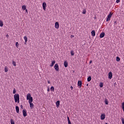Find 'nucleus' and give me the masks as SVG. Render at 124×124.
<instances>
[{
	"instance_id": "nucleus-44",
	"label": "nucleus",
	"mask_w": 124,
	"mask_h": 124,
	"mask_svg": "<svg viewBox=\"0 0 124 124\" xmlns=\"http://www.w3.org/2000/svg\"><path fill=\"white\" fill-rule=\"evenodd\" d=\"M25 11H26V12H28V9H26L25 10Z\"/></svg>"
},
{
	"instance_id": "nucleus-13",
	"label": "nucleus",
	"mask_w": 124,
	"mask_h": 124,
	"mask_svg": "<svg viewBox=\"0 0 124 124\" xmlns=\"http://www.w3.org/2000/svg\"><path fill=\"white\" fill-rule=\"evenodd\" d=\"M24 39L25 40V44H26L27 42H28V37H27V36H25L24 37Z\"/></svg>"
},
{
	"instance_id": "nucleus-25",
	"label": "nucleus",
	"mask_w": 124,
	"mask_h": 124,
	"mask_svg": "<svg viewBox=\"0 0 124 124\" xmlns=\"http://www.w3.org/2000/svg\"><path fill=\"white\" fill-rule=\"evenodd\" d=\"M4 69H5V72H7V71H8V68H7V67H4Z\"/></svg>"
},
{
	"instance_id": "nucleus-43",
	"label": "nucleus",
	"mask_w": 124,
	"mask_h": 124,
	"mask_svg": "<svg viewBox=\"0 0 124 124\" xmlns=\"http://www.w3.org/2000/svg\"><path fill=\"white\" fill-rule=\"evenodd\" d=\"M47 92H50V89H49V88L47 89Z\"/></svg>"
},
{
	"instance_id": "nucleus-16",
	"label": "nucleus",
	"mask_w": 124,
	"mask_h": 124,
	"mask_svg": "<svg viewBox=\"0 0 124 124\" xmlns=\"http://www.w3.org/2000/svg\"><path fill=\"white\" fill-rule=\"evenodd\" d=\"M55 63H56V61H52L51 64L50 65V66H51V67H52V66H54V64H55Z\"/></svg>"
},
{
	"instance_id": "nucleus-30",
	"label": "nucleus",
	"mask_w": 124,
	"mask_h": 124,
	"mask_svg": "<svg viewBox=\"0 0 124 124\" xmlns=\"http://www.w3.org/2000/svg\"><path fill=\"white\" fill-rule=\"evenodd\" d=\"M16 46L17 48H18V46H19V43L18 42H16Z\"/></svg>"
},
{
	"instance_id": "nucleus-40",
	"label": "nucleus",
	"mask_w": 124,
	"mask_h": 124,
	"mask_svg": "<svg viewBox=\"0 0 124 124\" xmlns=\"http://www.w3.org/2000/svg\"><path fill=\"white\" fill-rule=\"evenodd\" d=\"M47 83H48V84H51V82H50V81H48Z\"/></svg>"
},
{
	"instance_id": "nucleus-23",
	"label": "nucleus",
	"mask_w": 124,
	"mask_h": 124,
	"mask_svg": "<svg viewBox=\"0 0 124 124\" xmlns=\"http://www.w3.org/2000/svg\"><path fill=\"white\" fill-rule=\"evenodd\" d=\"M116 61H117V62H120V61H121V59H120V57L117 56L116 57Z\"/></svg>"
},
{
	"instance_id": "nucleus-12",
	"label": "nucleus",
	"mask_w": 124,
	"mask_h": 124,
	"mask_svg": "<svg viewBox=\"0 0 124 124\" xmlns=\"http://www.w3.org/2000/svg\"><path fill=\"white\" fill-rule=\"evenodd\" d=\"M92 36H95V31L94 30H93L91 32Z\"/></svg>"
},
{
	"instance_id": "nucleus-33",
	"label": "nucleus",
	"mask_w": 124,
	"mask_h": 124,
	"mask_svg": "<svg viewBox=\"0 0 124 124\" xmlns=\"http://www.w3.org/2000/svg\"><path fill=\"white\" fill-rule=\"evenodd\" d=\"M16 93V90L15 89V88L14 89V90H13V93L14 94H15V93Z\"/></svg>"
},
{
	"instance_id": "nucleus-7",
	"label": "nucleus",
	"mask_w": 124,
	"mask_h": 124,
	"mask_svg": "<svg viewBox=\"0 0 124 124\" xmlns=\"http://www.w3.org/2000/svg\"><path fill=\"white\" fill-rule=\"evenodd\" d=\"M46 6H47V4H46V2H43V9L44 10H46Z\"/></svg>"
},
{
	"instance_id": "nucleus-39",
	"label": "nucleus",
	"mask_w": 124,
	"mask_h": 124,
	"mask_svg": "<svg viewBox=\"0 0 124 124\" xmlns=\"http://www.w3.org/2000/svg\"><path fill=\"white\" fill-rule=\"evenodd\" d=\"M114 25H117V21L114 22Z\"/></svg>"
},
{
	"instance_id": "nucleus-9",
	"label": "nucleus",
	"mask_w": 124,
	"mask_h": 124,
	"mask_svg": "<svg viewBox=\"0 0 124 124\" xmlns=\"http://www.w3.org/2000/svg\"><path fill=\"white\" fill-rule=\"evenodd\" d=\"M113 76V74H112V72H110L108 73V79H112V77Z\"/></svg>"
},
{
	"instance_id": "nucleus-6",
	"label": "nucleus",
	"mask_w": 124,
	"mask_h": 124,
	"mask_svg": "<svg viewBox=\"0 0 124 124\" xmlns=\"http://www.w3.org/2000/svg\"><path fill=\"white\" fill-rule=\"evenodd\" d=\"M22 113H23V117H27V110L23 109Z\"/></svg>"
},
{
	"instance_id": "nucleus-41",
	"label": "nucleus",
	"mask_w": 124,
	"mask_h": 124,
	"mask_svg": "<svg viewBox=\"0 0 124 124\" xmlns=\"http://www.w3.org/2000/svg\"><path fill=\"white\" fill-rule=\"evenodd\" d=\"M71 38H72L73 37H74V35H72L71 36Z\"/></svg>"
},
{
	"instance_id": "nucleus-42",
	"label": "nucleus",
	"mask_w": 124,
	"mask_h": 124,
	"mask_svg": "<svg viewBox=\"0 0 124 124\" xmlns=\"http://www.w3.org/2000/svg\"><path fill=\"white\" fill-rule=\"evenodd\" d=\"M71 90H73V87L71 86Z\"/></svg>"
},
{
	"instance_id": "nucleus-11",
	"label": "nucleus",
	"mask_w": 124,
	"mask_h": 124,
	"mask_svg": "<svg viewBox=\"0 0 124 124\" xmlns=\"http://www.w3.org/2000/svg\"><path fill=\"white\" fill-rule=\"evenodd\" d=\"M105 33L102 32L100 34V38H103V37L105 36Z\"/></svg>"
},
{
	"instance_id": "nucleus-29",
	"label": "nucleus",
	"mask_w": 124,
	"mask_h": 124,
	"mask_svg": "<svg viewBox=\"0 0 124 124\" xmlns=\"http://www.w3.org/2000/svg\"><path fill=\"white\" fill-rule=\"evenodd\" d=\"M13 64L14 65V66H16V62H15L14 61H13Z\"/></svg>"
},
{
	"instance_id": "nucleus-34",
	"label": "nucleus",
	"mask_w": 124,
	"mask_h": 124,
	"mask_svg": "<svg viewBox=\"0 0 124 124\" xmlns=\"http://www.w3.org/2000/svg\"><path fill=\"white\" fill-rule=\"evenodd\" d=\"M122 124H124V118H122Z\"/></svg>"
},
{
	"instance_id": "nucleus-28",
	"label": "nucleus",
	"mask_w": 124,
	"mask_h": 124,
	"mask_svg": "<svg viewBox=\"0 0 124 124\" xmlns=\"http://www.w3.org/2000/svg\"><path fill=\"white\" fill-rule=\"evenodd\" d=\"M11 124H15V123L13 121V119H11Z\"/></svg>"
},
{
	"instance_id": "nucleus-8",
	"label": "nucleus",
	"mask_w": 124,
	"mask_h": 124,
	"mask_svg": "<svg viewBox=\"0 0 124 124\" xmlns=\"http://www.w3.org/2000/svg\"><path fill=\"white\" fill-rule=\"evenodd\" d=\"M55 29H59L60 28V24H59V22H56L55 24Z\"/></svg>"
},
{
	"instance_id": "nucleus-14",
	"label": "nucleus",
	"mask_w": 124,
	"mask_h": 124,
	"mask_svg": "<svg viewBox=\"0 0 124 124\" xmlns=\"http://www.w3.org/2000/svg\"><path fill=\"white\" fill-rule=\"evenodd\" d=\"M105 119V114H101V120H104Z\"/></svg>"
},
{
	"instance_id": "nucleus-20",
	"label": "nucleus",
	"mask_w": 124,
	"mask_h": 124,
	"mask_svg": "<svg viewBox=\"0 0 124 124\" xmlns=\"http://www.w3.org/2000/svg\"><path fill=\"white\" fill-rule=\"evenodd\" d=\"M91 80H92V77H89L87 78L88 82H91Z\"/></svg>"
},
{
	"instance_id": "nucleus-36",
	"label": "nucleus",
	"mask_w": 124,
	"mask_h": 124,
	"mask_svg": "<svg viewBox=\"0 0 124 124\" xmlns=\"http://www.w3.org/2000/svg\"><path fill=\"white\" fill-rule=\"evenodd\" d=\"M67 120H68V122H69V121H70V120L69 119V117L67 116Z\"/></svg>"
},
{
	"instance_id": "nucleus-24",
	"label": "nucleus",
	"mask_w": 124,
	"mask_h": 124,
	"mask_svg": "<svg viewBox=\"0 0 124 124\" xmlns=\"http://www.w3.org/2000/svg\"><path fill=\"white\" fill-rule=\"evenodd\" d=\"M71 56H74L75 53H74V51H73V50L71 51Z\"/></svg>"
},
{
	"instance_id": "nucleus-31",
	"label": "nucleus",
	"mask_w": 124,
	"mask_h": 124,
	"mask_svg": "<svg viewBox=\"0 0 124 124\" xmlns=\"http://www.w3.org/2000/svg\"><path fill=\"white\" fill-rule=\"evenodd\" d=\"M102 87H103V83H102V82H101V83H100V88H102Z\"/></svg>"
},
{
	"instance_id": "nucleus-18",
	"label": "nucleus",
	"mask_w": 124,
	"mask_h": 124,
	"mask_svg": "<svg viewBox=\"0 0 124 124\" xmlns=\"http://www.w3.org/2000/svg\"><path fill=\"white\" fill-rule=\"evenodd\" d=\"M56 107L59 108V107L60 106V101H57L56 102Z\"/></svg>"
},
{
	"instance_id": "nucleus-27",
	"label": "nucleus",
	"mask_w": 124,
	"mask_h": 124,
	"mask_svg": "<svg viewBox=\"0 0 124 124\" xmlns=\"http://www.w3.org/2000/svg\"><path fill=\"white\" fill-rule=\"evenodd\" d=\"M122 109L124 112V102H123L122 104Z\"/></svg>"
},
{
	"instance_id": "nucleus-26",
	"label": "nucleus",
	"mask_w": 124,
	"mask_h": 124,
	"mask_svg": "<svg viewBox=\"0 0 124 124\" xmlns=\"http://www.w3.org/2000/svg\"><path fill=\"white\" fill-rule=\"evenodd\" d=\"M50 90L51 91L54 92V91H55V88H54V87L52 86L50 88Z\"/></svg>"
},
{
	"instance_id": "nucleus-38",
	"label": "nucleus",
	"mask_w": 124,
	"mask_h": 124,
	"mask_svg": "<svg viewBox=\"0 0 124 124\" xmlns=\"http://www.w3.org/2000/svg\"><path fill=\"white\" fill-rule=\"evenodd\" d=\"M68 122V124H72L71 122H70V121H69Z\"/></svg>"
},
{
	"instance_id": "nucleus-21",
	"label": "nucleus",
	"mask_w": 124,
	"mask_h": 124,
	"mask_svg": "<svg viewBox=\"0 0 124 124\" xmlns=\"http://www.w3.org/2000/svg\"><path fill=\"white\" fill-rule=\"evenodd\" d=\"M3 22L0 20V27H3Z\"/></svg>"
},
{
	"instance_id": "nucleus-15",
	"label": "nucleus",
	"mask_w": 124,
	"mask_h": 124,
	"mask_svg": "<svg viewBox=\"0 0 124 124\" xmlns=\"http://www.w3.org/2000/svg\"><path fill=\"white\" fill-rule=\"evenodd\" d=\"M64 65L65 67H67V66H68V63H67V61H65L64 62Z\"/></svg>"
},
{
	"instance_id": "nucleus-46",
	"label": "nucleus",
	"mask_w": 124,
	"mask_h": 124,
	"mask_svg": "<svg viewBox=\"0 0 124 124\" xmlns=\"http://www.w3.org/2000/svg\"><path fill=\"white\" fill-rule=\"evenodd\" d=\"M21 108H23V105H21Z\"/></svg>"
},
{
	"instance_id": "nucleus-37",
	"label": "nucleus",
	"mask_w": 124,
	"mask_h": 124,
	"mask_svg": "<svg viewBox=\"0 0 124 124\" xmlns=\"http://www.w3.org/2000/svg\"><path fill=\"white\" fill-rule=\"evenodd\" d=\"M6 37H9V35H8V34H7L6 35Z\"/></svg>"
},
{
	"instance_id": "nucleus-3",
	"label": "nucleus",
	"mask_w": 124,
	"mask_h": 124,
	"mask_svg": "<svg viewBox=\"0 0 124 124\" xmlns=\"http://www.w3.org/2000/svg\"><path fill=\"white\" fill-rule=\"evenodd\" d=\"M32 102V101H31V100H30V101H29V103L30 105L31 109H33L34 105Z\"/></svg>"
},
{
	"instance_id": "nucleus-32",
	"label": "nucleus",
	"mask_w": 124,
	"mask_h": 124,
	"mask_svg": "<svg viewBox=\"0 0 124 124\" xmlns=\"http://www.w3.org/2000/svg\"><path fill=\"white\" fill-rule=\"evenodd\" d=\"M86 12H87V11H86V9H84L82 12V14H86Z\"/></svg>"
},
{
	"instance_id": "nucleus-17",
	"label": "nucleus",
	"mask_w": 124,
	"mask_h": 124,
	"mask_svg": "<svg viewBox=\"0 0 124 124\" xmlns=\"http://www.w3.org/2000/svg\"><path fill=\"white\" fill-rule=\"evenodd\" d=\"M16 113H17V114H19V107L16 106Z\"/></svg>"
},
{
	"instance_id": "nucleus-2",
	"label": "nucleus",
	"mask_w": 124,
	"mask_h": 124,
	"mask_svg": "<svg viewBox=\"0 0 124 124\" xmlns=\"http://www.w3.org/2000/svg\"><path fill=\"white\" fill-rule=\"evenodd\" d=\"M27 100H29V101H30L31 100V101H33L32 97H31V95L30 93H28L27 96Z\"/></svg>"
},
{
	"instance_id": "nucleus-45",
	"label": "nucleus",
	"mask_w": 124,
	"mask_h": 124,
	"mask_svg": "<svg viewBox=\"0 0 124 124\" xmlns=\"http://www.w3.org/2000/svg\"><path fill=\"white\" fill-rule=\"evenodd\" d=\"M92 62H93V61H91L90 62V63H92Z\"/></svg>"
},
{
	"instance_id": "nucleus-22",
	"label": "nucleus",
	"mask_w": 124,
	"mask_h": 124,
	"mask_svg": "<svg viewBox=\"0 0 124 124\" xmlns=\"http://www.w3.org/2000/svg\"><path fill=\"white\" fill-rule=\"evenodd\" d=\"M105 103L106 105H108V100L107 99H105Z\"/></svg>"
},
{
	"instance_id": "nucleus-35",
	"label": "nucleus",
	"mask_w": 124,
	"mask_h": 124,
	"mask_svg": "<svg viewBox=\"0 0 124 124\" xmlns=\"http://www.w3.org/2000/svg\"><path fill=\"white\" fill-rule=\"evenodd\" d=\"M120 0H116V3H119V2H120Z\"/></svg>"
},
{
	"instance_id": "nucleus-1",
	"label": "nucleus",
	"mask_w": 124,
	"mask_h": 124,
	"mask_svg": "<svg viewBox=\"0 0 124 124\" xmlns=\"http://www.w3.org/2000/svg\"><path fill=\"white\" fill-rule=\"evenodd\" d=\"M14 98L15 102H17V103L20 102V97L19 96V94H15L14 95Z\"/></svg>"
},
{
	"instance_id": "nucleus-4",
	"label": "nucleus",
	"mask_w": 124,
	"mask_h": 124,
	"mask_svg": "<svg viewBox=\"0 0 124 124\" xmlns=\"http://www.w3.org/2000/svg\"><path fill=\"white\" fill-rule=\"evenodd\" d=\"M111 17H112V14L111 13L108 16L107 18L106 19L107 22H108V21H110V19H111Z\"/></svg>"
},
{
	"instance_id": "nucleus-10",
	"label": "nucleus",
	"mask_w": 124,
	"mask_h": 124,
	"mask_svg": "<svg viewBox=\"0 0 124 124\" xmlns=\"http://www.w3.org/2000/svg\"><path fill=\"white\" fill-rule=\"evenodd\" d=\"M78 87H79V88H81V87H82V81L78 80Z\"/></svg>"
},
{
	"instance_id": "nucleus-19",
	"label": "nucleus",
	"mask_w": 124,
	"mask_h": 124,
	"mask_svg": "<svg viewBox=\"0 0 124 124\" xmlns=\"http://www.w3.org/2000/svg\"><path fill=\"white\" fill-rule=\"evenodd\" d=\"M22 9H23V10H25L27 9V6L26 5H23L22 6Z\"/></svg>"
},
{
	"instance_id": "nucleus-5",
	"label": "nucleus",
	"mask_w": 124,
	"mask_h": 124,
	"mask_svg": "<svg viewBox=\"0 0 124 124\" xmlns=\"http://www.w3.org/2000/svg\"><path fill=\"white\" fill-rule=\"evenodd\" d=\"M54 68L56 71H59V65L58 64V63L55 64Z\"/></svg>"
}]
</instances>
